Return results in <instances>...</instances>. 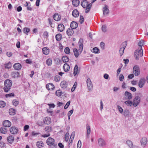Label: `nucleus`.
<instances>
[{
	"mask_svg": "<svg viewBox=\"0 0 148 148\" xmlns=\"http://www.w3.org/2000/svg\"><path fill=\"white\" fill-rule=\"evenodd\" d=\"M81 5L83 8H86L85 12L86 13L89 12L92 5V3L89 4L88 1L83 0L81 2Z\"/></svg>",
	"mask_w": 148,
	"mask_h": 148,
	"instance_id": "obj_1",
	"label": "nucleus"
},
{
	"mask_svg": "<svg viewBox=\"0 0 148 148\" xmlns=\"http://www.w3.org/2000/svg\"><path fill=\"white\" fill-rule=\"evenodd\" d=\"M12 85V82L9 79L6 80L4 82V87L3 90L5 92H8L10 90Z\"/></svg>",
	"mask_w": 148,
	"mask_h": 148,
	"instance_id": "obj_2",
	"label": "nucleus"
},
{
	"mask_svg": "<svg viewBox=\"0 0 148 148\" xmlns=\"http://www.w3.org/2000/svg\"><path fill=\"white\" fill-rule=\"evenodd\" d=\"M133 73L136 76H138L140 74V70L139 67L137 65L134 66L133 68Z\"/></svg>",
	"mask_w": 148,
	"mask_h": 148,
	"instance_id": "obj_3",
	"label": "nucleus"
},
{
	"mask_svg": "<svg viewBox=\"0 0 148 148\" xmlns=\"http://www.w3.org/2000/svg\"><path fill=\"white\" fill-rule=\"evenodd\" d=\"M127 43L126 42H123L121 45L122 47H121L119 50V53L121 56L123 54L124 49L126 47L127 45Z\"/></svg>",
	"mask_w": 148,
	"mask_h": 148,
	"instance_id": "obj_4",
	"label": "nucleus"
},
{
	"mask_svg": "<svg viewBox=\"0 0 148 148\" xmlns=\"http://www.w3.org/2000/svg\"><path fill=\"white\" fill-rule=\"evenodd\" d=\"M140 101V98L138 96L135 97L133 101V104L134 106L136 107L139 104Z\"/></svg>",
	"mask_w": 148,
	"mask_h": 148,
	"instance_id": "obj_5",
	"label": "nucleus"
},
{
	"mask_svg": "<svg viewBox=\"0 0 148 148\" xmlns=\"http://www.w3.org/2000/svg\"><path fill=\"white\" fill-rule=\"evenodd\" d=\"M144 45V41L143 40H141L138 43V45L139 46V50H140V53L141 55H143V51L142 49V46Z\"/></svg>",
	"mask_w": 148,
	"mask_h": 148,
	"instance_id": "obj_6",
	"label": "nucleus"
},
{
	"mask_svg": "<svg viewBox=\"0 0 148 148\" xmlns=\"http://www.w3.org/2000/svg\"><path fill=\"white\" fill-rule=\"evenodd\" d=\"M146 82L145 79L144 78H141L139 80L138 85L140 88H142L144 86Z\"/></svg>",
	"mask_w": 148,
	"mask_h": 148,
	"instance_id": "obj_7",
	"label": "nucleus"
},
{
	"mask_svg": "<svg viewBox=\"0 0 148 148\" xmlns=\"http://www.w3.org/2000/svg\"><path fill=\"white\" fill-rule=\"evenodd\" d=\"M55 140L51 137H49L47 140V143L48 145H54Z\"/></svg>",
	"mask_w": 148,
	"mask_h": 148,
	"instance_id": "obj_8",
	"label": "nucleus"
},
{
	"mask_svg": "<svg viewBox=\"0 0 148 148\" xmlns=\"http://www.w3.org/2000/svg\"><path fill=\"white\" fill-rule=\"evenodd\" d=\"M10 131L11 134H15L17 133L18 130L16 127H12L10 129Z\"/></svg>",
	"mask_w": 148,
	"mask_h": 148,
	"instance_id": "obj_9",
	"label": "nucleus"
},
{
	"mask_svg": "<svg viewBox=\"0 0 148 148\" xmlns=\"http://www.w3.org/2000/svg\"><path fill=\"white\" fill-rule=\"evenodd\" d=\"M87 86L89 90H90L92 88L93 86L92 82L90 78H88L86 81Z\"/></svg>",
	"mask_w": 148,
	"mask_h": 148,
	"instance_id": "obj_10",
	"label": "nucleus"
},
{
	"mask_svg": "<svg viewBox=\"0 0 148 148\" xmlns=\"http://www.w3.org/2000/svg\"><path fill=\"white\" fill-rule=\"evenodd\" d=\"M98 144L99 146L101 147L105 146L106 143L105 141L102 138H99L98 140Z\"/></svg>",
	"mask_w": 148,
	"mask_h": 148,
	"instance_id": "obj_11",
	"label": "nucleus"
},
{
	"mask_svg": "<svg viewBox=\"0 0 148 148\" xmlns=\"http://www.w3.org/2000/svg\"><path fill=\"white\" fill-rule=\"evenodd\" d=\"M140 50H135L134 53V57L137 60H138L139 58V56H142L143 55H141V53H140Z\"/></svg>",
	"mask_w": 148,
	"mask_h": 148,
	"instance_id": "obj_12",
	"label": "nucleus"
},
{
	"mask_svg": "<svg viewBox=\"0 0 148 148\" xmlns=\"http://www.w3.org/2000/svg\"><path fill=\"white\" fill-rule=\"evenodd\" d=\"M126 143L130 148H138L137 146L133 145L132 142L130 140H127Z\"/></svg>",
	"mask_w": 148,
	"mask_h": 148,
	"instance_id": "obj_13",
	"label": "nucleus"
},
{
	"mask_svg": "<svg viewBox=\"0 0 148 148\" xmlns=\"http://www.w3.org/2000/svg\"><path fill=\"white\" fill-rule=\"evenodd\" d=\"M7 140L9 143L12 144L14 142V138L13 136L10 135L7 138Z\"/></svg>",
	"mask_w": 148,
	"mask_h": 148,
	"instance_id": "obj_14",
	"label": "nucleus"
},
{
	"mask_svg": "<svg viewBox=\"0 0 148 148\" xmlns=\"http://www.w3.org/2000/svg\"><path fill=\"white\" fill-rule=\"evenodd\" d=\"M3 124L5 127H9L11 125V122L8 120H5L3 121Z\"/></svg>",
	"mask_w": 148,
	"mask_h": 148,
	"instance_id": "obj_15",
	"label": "nucleus"
},
{
	"mask_svg": "<svg viewBox=\"0 0 148 148\" xmlns=\"http://www.w3.org/2000/svg\"><path fill=\"white\" fill-rule=\"evenodd\" d=\"M147 142V138L143 137L140 140L141 145L143 147H144L146 145Z\"/></svg>",
	"mask_w": 148,
	"mask_h": 148,
	"instance_id": "obj_16",
	"label": "nucleus"
},
{
	"mask_svg": "<svg viewBox=\"0 0 148 148\" xmlns=\"http://www.w3.org/2000/svg\"><path fill=\"white\" fill-rule=\"evenodd\" d=\"M43 122L45 124H49L51 122V120L49 117H46L43 119Z\"/></svg>",
	"mask_w": 148,
	"mask_h": 148,
	"instance_id": "obj_17",
	"label": "nucleus"
},
{
	"mask_svg": "<svg viewBox=\"0 0 148 148\" xmlns=\"http://www.w3.org/2000/svg\"><path fill=\"white\" fill-rule=\"evenodd\" d=\"M78 25L77 23L75 21H72L70 24V28L72 29H76L78 27Z\"/></svg>",
	"mask_w": 148,
	"mask_h": 148,
	"instance_id": "obj_18",
	"label": "nucleus"
},
{
	"mask_svg": "<svg viewBox=\"0 0 148 148\" xmlns=\"http://www.w3.org/2000/svg\"><path fill=\"white\" fill-rule=\"evenodd\" d=\"M53 18L56 21H58L61 19V16L58 14H55L53 16Z\"/></svg>",
	"mask_w": 148,
	"mask_h": 148,
	"instance_id": "obj_19",
	"label": "nucleus"
},
{
	"mask_svg": "<svg viewBox=\"0 0 148 148\" xmlns=\"http://www.w3.org/2000/svg\"><path fill=\"white\" fill-rule=\"evenodd\" d=\"M125 97L127 98V99L128 100L131 99L132 97V94L127 91L125 92Z\"/></svg>",
	"mask_w": 148,
	"mask_h": 148,
	"instance_id": "obj_20",
	"label": "nucleus"
},
{
	"mask_svg": "<svg viewBox=\"0 0 148 148\" xmlns=\"http://www.w3.org/2000/svg\"><path fill=\"white\" fill-rule=\"evenodd\" d=\"M66 33L68 36H72L74 33L73 29L69 28L67 29Z\"/></svg>",
	"mask_w": 148,
	"mask_h": 148,
	"instance_id": "obj_21",
	"label": "nucleus"
},
{
	"mask_svg": "<svg viewBox=\"0 0 148 148\" xmlns=\"http://www.w3.org/2000/svg\"><path fill=\"white\" fill-rule=\"evenodd\" d=\"M103 14L104 15H107L109 12V10L107 6L105 5L103 9Z\"/></svg>",
	"mask_w": 148,
	"mask_h": 148,
	"instance_id": "obj_22",
	"label": "nucleus"
},
{
	"mask_svg": "<svg viewBox=\"0 0 148 148\" xmlns=\"http://www.w3.org/2000/svg\"><path fill=\"white\" fill-rule=\"evenodd\" d=\"M63 68L64 71L67 72L69 70L70 66L68 64L65 63L64 64Z\"/></svg>",
	"mask_w": 148,
	"mask_h": 148,
	"instance_id": "obj_23",
	"label": "nucleus"
},
{
	"mask_svg": "<svg viewBox=\"0 0 148 148\" xmlns=\"http://www.w3.org/2000/svg\"><path fill=\"white\" fill-rule=\"evenodd\" d=\"M13 67L15 69L19 70L21 68V65L19 63H16L14 65Z\"/></svg>",
	"mask_w": 148,
	"mask_h": 148,
	"instance_id": "obj_24",
	"label": "nucleus"
},
{
	"mask_svg": "<svg viewBox=\"0 0 148 148\" xmlns=\"http://www.w3.org/2000/svg\"><path fill=\"white\" fill-rule=\"evenodd\" d=\"M42 52L43 54L45 55H48L49 52V49L47 47H44L42 49Z\"/></svg>",
	"mask_w": 148,
	"mask_h": 148,
	"instance_id": "obj_25",
	"label": "nucleus"
},
{
	"mask_svg": "<svg viewBox=\"0 0 148 148\" xmlns=\"http://www.w3.org/2000/svg\"><path fill=\"white\" fill-rule=\"evenodd\" d=\"M72 3L73 6L76 7L79 5L80 1L79 0H72Z\"/></svg>",
	"mask_w": 148,
	"mask_h": 148,
	"instance_id": "obj_26",
	"label": "nucleus"
},
{
	"mask_svg": "<svg viewBox=\"0 0 148 148\" xmlns=\"http://www.w3.org/2000/svg\"><path fill=\"white\" fill-rule=\"evenodd\" d=\"M58 30L60 32H62L64 29V27L62 24H60L58 25Z\"/></svg>",
	"mask_w": 148,
	"mask_h": 148,
	"instance_id": "obj_27",
	"label": "nucleus"
},
{
	"mask_svg": "<svg viewBox=\"0 0 148 148\" xmlns=\"http://www.w3.org/2000/svg\"><path fill=\"white\" fill-rule=\"evenodd\" d=\"M67 82L64 81L61 82L60 83L61 87L63 88H66L67 87Z\"/></svg>",
	"mask_w": 148,
	"mask_h": 148,
	"instance_id": "obj_28",
	"label": "nucleus"
},
{
	"mask_svg": "<svg viewBox=\"0 0 148 148\" xmlns=\"http://www.w3.org/2000/svg\"><path fill=\"white\" fill-rule=\"evenodd\" d=\"M12 76L14 78H17L20 76L19 73L18 72H13L11 74Z\"/></svg>",
	"mask_w": 148,
	"mask_h": 148,
	"instance_id": "obj_29",
	"label": "nucleus"
},
{
	"mask_svg": "<svg viewBox=\"0 0 148 148\" xmlns=\"http://www.w3.org/2000/svg\"><path fill=\"white\" fill-rule=\"evenodd\" d=\"M72 15L75 17H77L79 15L78 11L77 10H74L72 12Z\"/></svg>",
	"mask_w": 148,
	"mask_h": 148,
	"instance_id": "obj_30",
	"label": "nucleus"
},
{
	"mask_svg": "<svg viewBox=\"0 0 148 148\" xmlns=\"http://www.w3.org/2000/svg\"><path fill=\"white\" fill-rule=\"evenodd\" d=\"M0 132L2 134H6L7 133L8 130L5 127H2L0 128Z\"/></svg>",
	"mask_w": 148,
	"mask_h": 148,
	"instance_id": "obj_31",
	"label": "nucleus"
},
{
	"mask_svg": "<svg viewBox=\"0 0 148 148\" xmlns=\"http://www.w3.org/2000/svg\"><path fill=\"white\" fill-rule=\"evenodd\" d=\"M36 145L37 147L41 148L42 147H43L44 144L42 141H39L37 142Z\"/></svg>",
	"mask_w": 148,
	"mask_h": 148,
	"instance_id": "obj_32",
	"label": "nucleus"
},
{
	"mask_svg": "<svg viewBox=\"0 0 148 148\" xmlns=\"http://www.w3.org/2000/svg\"><path fill=\"white\" fill-rule=\"evenodd\" d=\"M52 129L51 127L49 126L46 127L44 130L46 132L49 133L51 131Z\"/></svg>",
	"mask_w": 148,
	"mask_h": 148,
	"instance_id": "obj_33",
	"label": "nucleus"
},
{
	"mask_svg": "<svg viewBox=\"0 0 148 148\" xmlns=\"http://www.w3.org/2000/svg\"><path fill=\"white\" fill-rule=\"evenodd\" d=\"M30 28L27 27H25L23 29V33L27 35L28 34V33L30 32Z\"/></svg>",
	"mask_w": 148,
	"mask_h": 148,
	"instance_id": "obj_34",
	"label": "nucleus"
},
{
	"mask_svg": "<svg viewBox=\"0 0 148 148\" xmlns=\"http://www.w3.org/2000/svg\"><path fill=\"white\" fill-rule=\"evenodd\" d=\"M87 135L86 136L87 138H88L89 134L90 133V127L88 124L86 125Z\"/></svg>",
	"mask_w": 148,
	"mask_h": 148,
	"instance_id": "obj_35",
	"label": "nucleus"
},
{
	"mask_svg": "<svg viewBox=\"0 0 148 148\" xmlns=\"http://www.w3.org/2000/svg\"><path fill=\"white\" fill-rule=\"evenodd\" d=\"M73 51L75 57L77 58L78 57L79 54H80V52L79 51H78L77 49L76 48H74Z\"/></svg>",
	"mask_w": 148,
	"mask_h": 148,
	"instance_id": "obj_36",
	"label": "nucleus"
},
{
	"mask_svg": "<svg viewBox=\"0 0 148 148\" xmlns=\"http://www.w3.org/2000/svg\"><path fill=\"white\" fill-rule=\"evenodd\" d=\"M78 67L77 65L76 64L74 67V69L73 74L74 76L76 75L77 74L79 73L78 71Z\"/></svg>",
	"mask_w": 148,
	"mask_h": 148,
	"instance_id": "obj_37",
	"label": "nucleus"
},
{
	"mask_svg": "<svg viewBox=\"0 0 148 148\" xmlns=\"http://www.w3.org/2000/svg\"><path fill=\"white\" fill-rule=\"evenodd\" d=\"M56 40L58 41H60L62 38V35L60 34H58L56 36Z\"/></svg>",
	"mask_w": 148,
	"mask_h": 148,
	"instance_id": "obj_38",
	"label": "nucleus"
},
{
	"mask_svg": "<svg viewBox=\"0 0 148 148\" xmlns=\"http://www.w3.org/2000/svg\"><path fill=\"white\" fill-rule=\"evenodd\" d=\"M130 112L128 110H125L124 111L123 115L126 117H129L130 116Z\"/></svg>",
	"mask_w": 148,
	"mask_h": 148,
	"instance_id": "obj_39",
	"label": "nucleus"
},
{
	"mask_svg": "<svg viewBox=\"0 0 148 148\" xmlns=\"http://www.w3.org/2000/svg\"><path fill=\"white\" fill-rule=\"evenodd\" d=\"M46 63L48 66H51L52 64V60L51 58L48 59L46 61Z\"/></svg>",
	"mask_w": 148,
	"mask_h": 148,
	"instance_id": "obj_40",
	"label": "nucleus"
},
{
	"mask_svg": "<svg viewBox=\"0 0 148 148\" xmlns=\"http://www.w3.org/2000/svg\"><path fill=\"white\" fill-rule=\"evenodd\" d=\"M69 58L66 56H63L62 58V60L64 62H68L69 60Z\"/></svg>",
	"mask_w": 148,
	"mask_h": 148,
	"instance_id": "obj_41",
	"label": "nucleus"
},
{
	"mask_svg": "<svg viewBox=\"0 0 148 148\" xmlns=\"http://www.w3.org/2000/svg\"><path fill=\"white\" fill-rule=\"evenodd\" d=\"M9 114L10 115H14L15 114V111L13 108H11L9 110Z\"/></svg>",
	"mask_w": 148,
	"mask_h": 148,
	"instance_id": "obj_42",
	"label": "nucleus"
},
{
	"mask_svg": "<svg viewBox=\"0 0 148 148\" xmlns=\"http://www.w3.org/2000/svg\"><path fill=\"white\" fill-rule=\"evenodd\" d=\"M5 68L6 69H9L12 66V64L10 62H9L7 63L4 64Z\"/></svg>",
	"mask_w": 148,
	"mask_h": 148,
	"instance_id": "obj_43",
	"label": "nucleus"
},
{
	"mask_svg": "<svg viewBox=\"0 0 148 148\" xmlns=\"http://www.w3.org/2000/svg\"><path fill=\"white\" fill-rule=\"evenodd\" d=\"M125 103L127 106H131L132 105L133 102L130 101L128 100L125 102Z\"/></svg>",
	"mask_w": 148,
	"mask_h": 148,
	"instance_id": "obj_44",
	"label": "nucleus"
},
{
	"mask_svg": "<svg viewBox=\"0 0 148 148\" xmlns=\"http://www.w3.org/2000/svg\"><path fill=\"white\" fill-rule=\"evenodd\" d=\"M6 106V103L3 101H0V108H3Z\"/></svg>",
	"mask_w": 148,
	"mask_h": 148,
	"instance_id": "obj_45",
	"label": "nucleus"
},
{
	"mask_svg": "<svg viewBox=\"0 0 148 148\" xmlns=\"http://www.w3.org/2000/svg\"><path fill=\"white\" fill-rule=\"evenodd\" d=\"M62 94L61 91L60 90H57L56 92V95L58 97L61 96Z\"/></svg>",
	"mask_w": 148,
	"mask_h": 148,
	"instance_id": "obj_46",
	"label": "nucleus"
},
{
	"mask_svg": "<svg viewBox=\"0 0 148 148\" xmlns=\"http://www.w3.org/2000/svg\"><path fill=\"white\" fill-rule=\"evenodd\" d=\"M83 44H79V48L78 51L81 53L83 49Z\"/></svg>",
	"mask_w": 148,
	"mask_h": 148,
	"instance_id": "obj_47",
	"label": "nucleus"
},
{
	"mask_svg": "<svg viewBox=\"0 0 148 148\" xmlns=\"http://www.w3.org/2000/svg\"><path fill=\"white\" fill-rule=\"evenodd\" d=\"M92 50V52L95 53L97 54L99 53V49L97 47H95L93 48Z\"/></svg>",
	"mask_w": 148,
	"mask_h": 148,
	"instance_id": "obj_48",
	"label": "nucleus"
},
{
	"mask_svg": "<svg viewBox=\"0 0 148 148\" xmlns=\"http://www.w3.org/2000/svg\"><path fill=\"white\" fill-rule=\"evenodd\" d=\"M54 80L56 82H58L60 80V77L58 75H56L55 76L54 78Z\"/></svg>",
	"mask_w": 148,
	"mask_h": 148,
	"instance_id": "obj_49",
	"label": "nucleus"
},
{
	"mask_svg": "<svg viewBox=\"0 0 148 148\" xmlns=\"http://www.w3.org/2000/svg\"><path fill=\"white\" fill-rule=\"evenodd\" d=\"M73 110H71L70 111H69L68 113L67 114V115L68 116V118L69 120L70 119V116L72 114L73 112Z\"/></svg>",
	"mask_w": 148,
	"mask_h": 148,
	"instance_id": "obj_50",
	"label": "nucleus"
},
{
	"mask_svg": "<svg viewBox=\"0 0 148 148\" xmlns=\"http://www.w3.org/2000/svg\"><path fill=\"white\" fill-rule=\"evenodd\" d=\"M77 85V83L75 82L73 87L71 89V91L72 92H73L74 91L76 87V86Z\"/></svg>",
	"mask_w": 148,
	"mask_h": 148,
	"instance_id": "obj_51",
	"label": "nucleus"
},
{
	"mask_svg": "<svg viewBox=\"0 0 148 148\" xmlns=\"http://www.w3.org/2000/svg\"><path fill=\"white\" fill-rule=\"evenodd\" d=\"M64 51L65 53L67 54H69L70 53V49L68 47L65 48Z\"/></svg>",
	"mask_w": 148,
	"mask_h": 148,
	"instance_id": "obj_52",
	"label": "nucleus"
},
{
	"mask_svg": "<svg viewBox=\"0 0 148 148\" xmlns=\"http://www.w3.org/2000/svg\"><path fill=\"white\" fill-rule=\"evenodd\" d=\"M12 102L13 105L15 106H17L19 103V102L16 100H14Z\"/></svg>",
	"mask_w": 148,
	"mask_h": 148,
	"instance_id": "obj_53",
	"label": "nucleus"
},
{
	"mask_svg": "<svg viewBox=\"0 0 148 148\" xmlns=\"http://www.w3.org/2000/svg\"><path fill=\"white\" fill-rule=\"evenodd\" d=\"M14 96V93L13 92H12L10 93L7 94L5 95V97H13Z\"/></svg>",
	"mask_w": 148,
	"mask_h": 148,
	"instance_id": "obj_54",
	"label": "nucleus"
},
{
	"mask_svg": "<svg viewBox=\"0 0 148 148\" xmlns=\"http://www.w3.org/2000/svg\"><path fill=\"white\" fill-rule=\"evenodd\" d=\"M69 138V133H66L65 135V140L67 142Z\"/></svg>",
	"mask_w": 148,
	"mask_h": 148,
	"instance_id": "obj_55",
	"label": "nucleus"
},
{
	"mask_svg": "<svg viewBox=\"0 0 148 148\" xmlns=\"http://www.w3.org/2000/svg\"><path fill=\"white\" fill-rule=\"evenodd\" d=\"M102 31L104 32H105L107 31L106 27L105 25H103L102 27L101 28Z\"/></svg>",
	"mask_w": 148,
	"mask_h": 148,
	"instance_id": "obj_56",
	"label": "nucleus"
},
{
	"mask_svg": "<svg viewBox=\"0 0 148 148\" xmlns=\"http://www.w3.org/2000/svg\"><path fill=\"white\" fill-rule=\"evenodd\" d=\"M84 22V18L83 16L82 15L80 16L79 22L81 24H82Z\"/></svg>",
	"mask_w": 148,
	"mask_h": 148,
	"instance_id": "obj_57",
	"label": "nucleus"
},
{
	"mask_svg": "<svg viewBox=\"0 0 148 148\" xmlns=\"http://www.w3.org/2000/svg\"><path fill=\"white\" fill-rule=\"evenodd\" d=\"M100 47H101V48L103 49V50L105 49V44L103 42H101L100 44Z\"/></svg>",
	"mask_w": 148,
	"mask_h": 148,
	"instance_id": "obj_58",
	"label": "nucleus"
},
{
	"mask_svg": "<svg viewBox=\"0 0 148 148\" xmlns=\"http://www.w3.org/2000/svg\"><path fill=\"white\" fill-rule=\"evenodd\" d=\"M70 101H69L67 102L64 107V109H66L68 108L70 104Z\"/></svg>",
	"mask_w": 148,
	"mask_h": 148,
	"instance_id": "obj_59",
	"label": "nucleus"
},
{
	"mask_svg": "<svg viewBox=\"0 0 148 148\" xmlns=\"http://www.w3.org/2000/svg\"><path fill=\"white\" fill-rule=\"evenodd\" d=\"M82 145L81 142L80 140H79L77 144V148H80Z\"/></svg>",
	"mask_w": 148,
	"mask_h": 148,
	"instance_id": "obj_60",
	"label": "nucleus"
},
{
	"mask_svg": "<svg viewBox=\"0 0 148 148\" xmlns=\"http://www.w3.org/2000/svg\"><path fill=\"white\" fill-rule=\"evenodd\" d=\"M124 79V77L122 74H120L119 76V79L121 81H122Z\"/></svg>",
	"mask_w": 148,
	"mask_h": 148,
	"instance_id": "obj_61",
	"label": "nucleus"
},
{
	"mask_svg": "<svg viewBox=\"0 0 148 148\" xmlns=\"http://www.w3.org/2000/svg\"><path fill=\"white\" fill-rule=\"evenodd\" d=\"M75 132H73L72 134H71L70 137V139H74L75 135Z\"/></svg>",
	"mask_w": 148,
	"mask_h": 148,
	"instance_id": "obj_62",
	"label": "nucleus"
},
{
	"mask_svg": "<svg viewBox=\"0 0 148 148\" xmlns=\"http://www.w3.org/2000/svg\"><path fill=\"white\" fill-rule=\"evenodd\" d=\"M117 107H118V109L119 112L121 113H123V109L121 107V106H117Z\"/></svg>",
	"mask_w": 148,
	"mask_h": 148,
	"instance_id": "obj_63",
	"label": "nucleus"
},
{
	"mask_svg": "<svg viewBox=\"0 0 148 148\" xmlns=\"http://www.w3.org/2000/svg\"><path fill=\"white\" fill-rule=\"evenodd\" d=\"M29 128V126L28 125H26L24 127V131H26Z\"/></svg>",
	"mask_w": 148,
	"mask_h": 148,
	"instance_id": "obj_64",
	"label": "nucleus"
}]
</instances>
